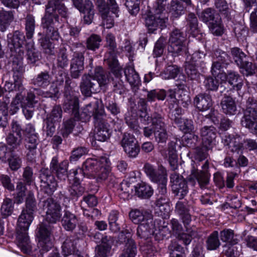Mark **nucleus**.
Returning <instances> with one entry per match:
<instances>
[{
  "mask_svg": "<svg viewBox=\"0 0 257 257\" xmlns=\"http://www.w3.org/2000/svg\"><path fill=\"white\" fill-rule=\"evenodd\" d=\"M63 0H51L46 6V11L42 19V26L46 29L47 35L52 39L59 37L58 28L62 23V18H67L69 15L68 9Z\"/></svg>",
  "mask_w": 257,
  "mask_h": 257,
  "instance_id": "nucleus-1",
  "label": "nucleus"
},
{
  "mask_svg": "<svg viewBox=\"0 0 257 257\" xmlns=\"http://www.w3.org/2000/svg\"><path fill=\"white\" fill-rule=\"evenodd\" d=\"M109 74L105 72L101 67H96L94 75L84 74L80 83V89L82 94L86 97H90L92 93L100 90L101 85H104L109 81Z\"/></svg>",
  "mask_w": 257,
  "mask_h": 257,
  "instance_id": "nucleus-2",
  "label": "nucleus"
},
{
  "mask_svg": "<svg viewBox=\"0 0 257 257\" xmlns=\"http://www.w3.org/2000/svg\"><path fill=\"white\" fill-rule=\"evenodd\" d=\"M166 5H156L154 14H145L143 18L149 33H153L158 29L166 27L168 18L165 13Z\"/></svg>",
  "mask_w": 257,
  "mask_h": 257,
  "instance_id": "nucleus-3",
  "label": "nucleus"
},
{
  "mask_svg": "<svg viewBox=\"0 0 257 257\" xmlns=\"http://www.w3.org/2000/svg\"><path fill=\"white\" fill-rule=\"evenodd\" d=\"M96 0L95 5L102 18L101 25L106 29H110L114 24V20L110 15V12L118 17V6L115 0Z\"/></svg>",
  "mask_w": 257,
  "mask_h": 257,
  "instance_id": "nucleus-4",
  "label": "nucleus"
},
{
  "mask_svg": "<svg viewBox=\"0 0 257 257\" xmlns=\"http://www.w3.org/2000/svg\"><path fill=\"white\" fill-rule=\"evenodd\" d=\"M241 124L251 133L257 135V100L252 97H249L246 101Z\"/></svg>",
  "mask_w": 257,
  "mask_h": 257,
  "instance_id": "nucleus-5",
  "label": "nucleus"
},
{
  "mask_svg": "<svg viewBox=\"0 0 257 257\" xmlns=\"http://www.w3.org/2000/svg\"><path fill=\"white\" fill-rule=\"evenodd\" d=\"M186 38L180 30L175 29L170 34L168 50L173 57H177L186 53Z\"/></svg>",
  "mask_w": 257,
  "mask_h": 257,
  "instance_id": "nucleus-6",
  "label": "nucleus"
},
{
  "mask_svg": "<svg viewBox=\"0 0 257 257\" xmlns=\"http://www.w3.org/2000/svg\"><path fill=\"white\" fill-rule=\"evenodd\" d=\"M49 223H41L36 231L38 239V246L41 254L48 251L53 246L50 238L52 226Z\"/></svg>",
  "mask_w": 257,
  "mask_h": 257,
  "instance_id": "nucleus-7",
  "label": "nucleus"
},
{
  "mask_svg": "<svg viewBox=\"0 0 257 257\" xmlns=\"http://www.w3.org/2000/svg\"><path fill=\"white\" fill-rule=\"evenodd\" d=\"M40 206L46 212V220L50 223H56L61 217V207L52 198L40 202Z\"/></svg>",
  "mask_w": 257,
  "mask_h": 257,
  "instance_id": "nucleus-8",
  "label": "nucleus"
},
{
  "mask_svg": "<svg viewBox=\"0 0 257 257\" xmlns=\"http://www.w3.org/2000/svg\"><path fill=\"white\" fill-rule=\"evenodd\" d=\"M39 173L41 190L48 195H52L58 187L55 177L48 168H42Z\"/></svg>",
  "mask_w": 257,
  "mask_h": 257,
  "instance_id": "nucleus-9",
  "label": "nucleus"
},
{
  "mask_svg": "<svg viewBox=\"0 0 257 257\" xmlns=\"http://www.w3.org/2000/svg\"><path fill=\"white\" fill-rule=\"evenodd\" d=\"M202 170L199 171L193 166L191 174L187 177L188 181L194 185L196 180L198 182L201 188L205 187L209 183L210 174L208 172L209 162L206 160L202 166Z\"/></svg>",
  "mask_w": 257,
  "mask_h": 257,
  "instance_id": "nucleus-10",
  "label": "nucleus"
},
{
  "mask_svg": "<svg viewBox=\"0 0 257 257\" xmlns=\"http://www.w3.org/2000/svg\"><path fill=\"white\" fill-rule=\"evenodd\" d=\"M67 190L68 192L60 191L58 194L59 199L63 200L64 202H69L70 200L77 201L85 191V188L81 183L74 182L68 187Z\"/></svg>",
  "mask_w": 257,
  "mask_h": 257,
  "instance_id": "nucleus-11",
  "label": "nucleus"
},
{
  "mask_svg": "<svg viewBox=\"0 0 257 257\" xmlns=\"http://www.w3.org/2000/svg\"><path fill=\"white\" fill-rule=\"evenodd\" d=\"M170 180L173 184L172 191L175 196H177L179 199H183L189 191L187 181L181 175L176 172L171 174Z\"/></svg>",
  "mask_w": 257,
  "mask_h": 257,
  "instance_id": "nucleus-12",
  "label": "nucleus"
},
{
  "mask_svg": "<svg viewBox=\"0 0 257 257\" xmlns=\"http://www.w3.org/2000/svg\"><path fill=\"white\" fill-rule=\"evenodd\" d=\"M94 123V137L95 140L101 142L107 141L110 138L112 131L105 117L100 119L98 118Z\"/></svg>",
  "mask_w": 257,
  "mask_h": 257,
  "instance_id": "nucleus-13",
  "label": "nucleus"
},
{
  "mask_svg": "<svg viewBox=\"0 0 257 257\" xmlns=\"http://www.w3.org/2000/svg\"><path fill=\"white\" fill-rule=\"evenodd\" d=\"M143 170L150 180L154 183H158L167 178V170L162 165H159L156 169L153 165L146 163L144 166Z\"/></svg>",
  "mask_w": 257,
  "mask_h": 257,
  "instance_id": "nucleus-14",
  "label": "nucleus"
},
{
  "mask_svg": "<svg viewBox=\"0 0 257 257\" xmlns=\"http://www.w3.org/2000/svg\"><path fill=\"white\" fill-rule=\"evenodd\" d=\"M202 138L203 148L206 151L211 150L215 145L216 138V130L211 126H204L200 131Z\"/></svg>",
  "mask_w": 257,
  "mask_h": 257,
  "instance_id": "nucleus-15",
  "label": "nucleus"
},
{
  "mask_svg": "<svg viewBox=\"0 0 257 257\" xmlns=\"http://www.w3.org/2000/svg\"><path fill=\"white\" fill-rule=\"evenodd\" d=\"M84 52L74 51L70 62V75L71 77L78 78L84 69Z\"/></svg>",
  "mask_w": 257,
  "mask_h": 257,
  "instance_id": "nucleus-16",
  "label": "nucleus"
},
{
  "mask_svg": "<svg viewBox=\"0 0 257 257\" xmlns=\"http://www.w3.org/2000/svg\"><path fill=\"white\" fill-rule=\"evenodd\" d=\"M68 163L67 161H63L59 163L57 157H54L50 164L51 173L55 174L58 179L65 180L68 177L67 170Z\"/></svg>",
  "mask_w": 257,
  "mask_h": 257,
  "instance_id": "nucleus-17",
  "label": "nucleus"
},
{
  "mask_svg": "<svg viewBox=\"0 0 257 257\" xmlns=\"http://www.w3.org/2000/svg\"><path fill=\"white\" fill-rule=\"evenodd\" d=\"M129 216L131 220L135 224L140 225L149 221H153V215L149 210L134 209L132 210Z\"/></svg>",
  "mask_w": 257,
  "mask_h": 257,
  "instance_id": "nucleus-18",
  "label": "nucleus"
},
{
  "mask_svg": "<svg viewBox=\"0 0 257 257\" xmlns=\"http://www.w3.org/2000/svg\"><path fill=\"white\" fill-rule=\"evenodd\" d=\"M102 163L96 159L88 158L83 164L82 167L86 172L87 178L96 177L97 173L99 171V168Z\"/></svg>",
  "mask_w": 257,
  "mask_h": 257,
  "instance_id": "nucleus-19",
  "label": "nucleus"
},
{
  "mask_svg": "<svg viewBox=\"0 0 257 257\" xmlns=\"http://www.w3.org/2000/svg\"><path fill=\"white\" fill-rule=\"evenodd\" d=\"M124 73L126 80L131 85L133 91L136 92L141 84L138 73L132 67H127L124 70Z\"/></svg>",
  "mask_w": 257,
  "mask_h": 257,
  "instance_id": "nucleus-20",
  "label": "nucleus"
},
{
  "mask_svg": "<svg viewBox=\"0 0 257 257\" xmlns=\"http://www.w3.org/2000/svg\"><path fill=\"white\" fill-rule=\"evenodd\" d=\"M99 104L98 100L95 99L94 101L87 104L84 108L88 115H90L91 117L93 116L94 121H96L98 118L100 119L105 117L104 110L99 107Z\"/></svg>",
  "mask_w": 257,
  "mask_h": 257,
  "instance_id": "nucleus-21",
  "label": "nucleus"
},
{
  "mask_svg": "<svg viewBox=\"0 0 257 257\" xmlns=\"http://www.w3.org/2000/svg\"><path fill=\"white\" fill-rule=\"evenodd\" d=\"M154 224L153 221H149L139 225L137 229L138 237L144 240L149 239L154 233Z\"/></svg>",
  "mask_w": 257,
  "mask_h": 257,
  "instance_id": "nucleus-22",
  "label": "nucleus"
},
{
  "mask_svg": "<svg viewBox=\"0 0 257 257\" xmlns=\"http://www.w3.org/2000/svg\"><path fill=\"white\" fill-rule=\"evenodd\" d=\"M79 239L74 237H68L62 245V250L63 255L65 256L71 254H77L78 251V243Z\"/></svg>",
  "mask_w": 257,
  "mask_h": 257,
  "instance_id": "nucleus-23",
  "label": "nucleus"
},
{
  "mask_svg": "<svg viewBox=\"0 0 257 257\" xmlns=\"http://www.w3.org/2000/svg\"><path fill=\"white\" fill-rule=\"evenodd\" d=\"M17 230L18 245L25 253H30L32 251V245L28 235V230Z\"/></svg>",
  "mask_w": 257,
  "mask_h": 257,
  "instance_id": "nucleus-24",
  "label": "nucleus"
},
{
  "mask_svg": "<svg viewBox=\"0 0 257 257\" xmlns=\"http://www.w3.org/2000/svg\"><path fill=\"white\" fill-rule=\"evenodd\" d=\"M194 103L200 111L209 109L212 105V101L210 95L206 93H200L194 99Z\"/></svg>",
  "mask_w": 257,
  "mask_h": 257,
  "instance_id": "nucleus-25",
  "label": "nucleus"
},
{
  "mask_svg": "<svg viewBox=\"0 0 257 257\" xmlns=\"http://www.w3.org/2000/svg\"><path fill=\"white\" fill-rule=\"evenodd\" d=\"M52 79V77L49 72L44 71L34 76L31 80V83L37 87L45 88L50 84Z\"/></svg>",
  "mask_w": 257,
  "mask_h": 257,
  "instance_id": "nucleus-26",
  "label": "nucleus"
},
{
  "mask_svg": "<svg viewBox=\"0 0 257 257\" xmlns=\"http://www.w3.org/2000/svg\"><path fill=\"white\" fill-rule=\"evenodd\" d=\"M4 157L7 159L11 170L16 171L21 167L22 158L15 150H10L8 153L5 154Z\"/></svg>",
  "mask_w": 257,
  "mask_h": 257,
  "instance_id": "nucleus-27",
  "label": "nucleus"
},
{
  "mask_svg": "<svg viewBox=\"0 0 257 257\" xmlns=\"http://www.w3.org/2000/svg\"><path fill=\"white\" fill-rule=\"evenodd\" d=\"M63 109L65 112L77 116L78 111L79 110V99L77 96L75 95L65 97Z\"/></svg>",
  "mask_w": 257,
  "mask_h": 257,
  "instance_id": "nucleus-28",
  "label": "nucleus"
},
{
  "mask_svg": "<svg viewBox=\"0 0 257 257\" xmlns=\"http://www.w3.org/2000/svg\"><path fill=\"white\" fill-rule=\"evenodd\" d=\"M33 219V214L23 210L19 217L16 229L20 231L28 230Z\"/></svg>",
  "mask_w": 257,
  "mask_h": 257,
  "instance_id": "nucleus-29",
  "label": "nucleus"
},
{
  "mask_svg": "<svg viewBox=\"0 0 257 257\" xmlns=\"http://www.w3.org/2000/svg\"><path fill=\"white\" fill-rule=\"evenodd\" d=\"M225 77L227 82L232 86L233 89L239 91L241 89L243 80L237 72L228 71Z\"/></svg>",
  "mask_w": 257,
  "mask_h": 257,
  "instance_id": "nucleus-30",
  "label": "nucleus"
},
{
  "mask_svg": "<svg viewBox=\"0 0 257 257\" xmlns=\"http://www.w3.org/2000/svg\"><path fill=\"white\" fill-rule=\"evenodd\" d=\"M62 225L67 231H72L77 223L76 216L69 211H65L61 220Z\"/></svg>",
  "mask_w": 257,
  "mask_h": 257,
  "instance_id": "nucleus-31",
  "label": "nucleus"
},
{
  "mask_svg": "<svg viewBox=\"0 0 257 257\" xmlns=\"http://www.w3.org/2000/svg\"><path fill=\"white\" fill-rule=\"evenodd\" d=\"M222 111L228 115H233L237 110L234 100L230 96L224 95L220 103Z\"/></svg>",
  "mask_w": 257,
  "mask_h": 257,
  "instance_id": "nucleus-32",
  "label": "nucleus"
},
{
  "mask_svg": "<svg viewBox=\"0 0 257 257\" xmlns=\"http://www.w3.org/2000/svg\"><path fill=\"white\" fill-rule=\"evenodd\" d=\"M26 48L27 50V60L29 63L34 64L40 60V53L35 48L34 41H31L26 43Z\"/></svg>",
  "mask_w": 257,
  "mask_h": 257,
  "instance_id": "nucleus-33",
  "label": "nucleus"
},
{
  "mask_svg": "<svg viewBox=\"0 0 257 257\" xmlns=\"http://www.w3.org/2000/svg\"><path fill=\"white\" fill-rule=\"evenodd\" d=\"M176 147V142L171 141L168 144V161L173 171H175L178 168V156Z\"/></svg>",
  "mask_w": 257,
  "mask_h": 257,
  "instance_id": "nucleus-34",
  "label": "nucleus"
},
{
  "mask_svg": "<svg viewBox=\"0 0 257 257\" xmlns=\"http://www.w3.org/2000/svg\"><path fill=\"white\" fill-rule=\"evenodd\" d=\"M44 29L45 31V36H43L42 33H39L38 35L39 36H42V37L39 39L38 41L45 53L49 54H52L54 47L52 43L50 42V39L53 41H58L60 36L59 34V37L57 39H52L50 36L47 35L46 29Z\"/></svg>",
  "mask_w": 257,
  "mask_h": 257,
  "instance_id": "nucleus-35",
  "label": "nucleus"
},
{
  "mask_svg": "<svg viewBox=\"0 0 257 257\" xmlns=\"http://www.w3.org/2000/svg\"><path fill=\"white\" fill-rule=\"evenodd\" d=\"M134 188L136 195L142 198H149L153 194V190L152 187L144 182L138 184L134 186Z\"/></svg>",
  "mask_w": 257,
  "mask_h": 257,
  "instance_id": "nucleus-36",
  "label": "nucleus"
},
{
  "mask_svg": "<svg viewBox=\"0 0 257 257\" xmlns=\"http://www.w3.org/2000/svg\"><path fill=\"white\" fill-rule=\"evenodd\" d=\"M198 17L201 21L205 23H209V24L220 18L219 15L216 13L215 10L211 8H208L202 11L198 14Z\"/></svg>",
  "mask_w": 257,
  "mask_h": 257,
  "instance_id": "nucleus-37",
  "label": "nucleus"
},
{
  "mask_svg": "<svg viewBox=\"0 0 257 257\" xmlns=\"http://www.w3.org/2000/svg\"><path fill=\"white\" fill-rule=\"evenodd\" d=\"M25 20V30L26 38L31 40L33 37L36 27L34 17L31 14L26 16Z\"/></svg>",
  "mask_w": 257,
  "mask_h": 257,
  "instance_id": "nucleus-38",
  "label": "nucleus"
},
{
  "mask_svg": "<svg viewBox=\"0 0 257 257\" xmlns=\"http://www.w3.org/2000/svg\"><path fill=\"white\" fill-rule=\"evenodd\" d=\"M187 248H184L177 242H172L168 246L170 257H186Z\"/></svg>",
  "mask_w": 257,
  "mask_h": 257,
  "instance_id": "nucleus-39",
  "label": "nucleus"
},
{
  "mask_svg": "<svg viewBox=\"0 0 257 257\" xmlns=\"http://www.w3.org/2000/svg\"><path fill=\"white\" fill-rule=\"evenodd\" d=\"M14 20L12 11H0V31L5 32Z\"/></svg>",
  "mask_w": 257,
  "mask_h": 257,
  "instance_id": "nucleus-40",
  "label": "nucleus"
},
{
  "mask_svg": "<svg viewBox=\"0 0 257 257\" xmlns=\"http://www.w3.org/2000/svg\"><path fill=\"white\" fill-rule=\"evenodd\" d=\"M106 62L114 75L118 76L121 74V68L119 66L115 54H106Z\"/></svg>",
  "mask_w": 257,
  "mask_h": 257,
  "instance_id": "nucleus-41",
  "label": "nucleus"
},
{
  "mask_svg": "<svg viewBox=\"0 0 257 257\" xmlns=\"http://www.w3.org/2000/svg\"><path fill=\"white\" fill-rule=\"evenodd\" d=\"M8 46L10 49L13 55L18 54L19 57H22L24 54L23 46L20 44H18L17 41L13 37L12 33H9L8 36Z\"/></svg>",
  "mask_w": 257,
  "mask_h": 257,
  "instance_id": "nucleus-42",
  "label": "nucleus"
},
{
  "mask_svg": "<svg viewBox=\"0 0 257 257\" xmlns=\"http://www.w3.org/2000/svg\"><path fill=\"white\" fill-rule=\"evenodd\" d=\"M103 104L106 109L114 116L117 115L120 112V109L116 103L114 98L110 95H105Z\"/></svg>",
  "mask_w": 257,
  "mask_h": 257,
  "instance_id": "nucleus-43",
  "label": "nucleus"
},
{
  "mask_svg": "<svg viewBox=\"0 0 257 257\" xmlns=\"http://www.w3.org/2000/svg\"><path fill=\"white\" fill-rule=\"evenodd\" d=\"M26 184L22 181L17 183L16 194L14 196V203L19 204L23 202L27 190Z\"/></svg>",
  "mask_w": 257,
  "mask_h": 257,
  "instance_id": "nucleus-44",
  "label": "nucleus"
},
{
  "mask_svg": "<svg viewBox=\"0 0 257 257\" xmlns=\"http://www.w3.org/2000/svg\"><path fill=\"white\" fill-rule=\"evenodd\" d=\"M69 59L67 49L65 47H61L57 55V67L64 69L68 66Z\"/></svg>",
  "mask_w": 257,
  "mask_h": 257,
  "instance_id": "nucleus-45",
  "label": "nucleus"
},
{
  "mask_svg": "<svg viewBox=\"0 0 257 257\" xmlns=\"http://www.w3.org/2000/svg\"><path fill=\"white\" fill-rule=\"evenodd\" d=\"M206 248L208 250H216L221 245L219 239V233L216 230L213 231L207 237L206 240Z\"/></svg>",
  "mask_w": 257,
  "mask_h": 257,
  "instance_id": "nucleus-46",
  "label": "nucleus"
},
{
  "mask_svg": "<svg viewBox=\"0 0 257 257\" xmlns=\"http://www.w3.org/2000/svg\"><path fill=\"white\" fill-rule=\"evenodd\" d=\"M42 91L41 89L33 88L28 92L26 99L22 104L34 106L38 102V97L36 95H41Z\"/></svg>",
  "mask_w": 257,
  "mask_h": 257,
  "instance_id": "nucleus-47",
  "label": "nucleus"
},
{
  "mask_svg": "<svg viewBox=\"0 0 257 257\" xmlns=\"http://www.w3.org/2000/svg\"><path fill=\"white\" fill-rule=\"evenodd\" d=\"M137 253V247L135 241L128 240L119 257H135Z\"/></svg>",
  "mask_w": 257,
  "mask_h": 257,
  "instance_id": "nucleus-48",
  "label": "nucleus"
},
{
  "mask_svg": "<svg viewBox=\"0 0 257 257\" xmlns=\"http://www.w3.org/2000/svg\"><path fill=\"white\" fill-rule=\"evenodd\" d=\"M137 253V247L135 241L128 240L119 257H135Z\"/></svg>",
  "mask_w": 257,
  "mask_h": 257,
  "instance_id": "nucleus-49",
  "label": "nucleus"
},
{
  "mask_svg": "<svg viewBox=\"0 0 257 257\" xmlns=\"http://www.w3.org/2000/svg\"><path fill=\"white\" fill-rule=\"evenodd\" d=\"M137 253V247L135 241L128 240L119 257H135Z\"/></svg>",
  "mask_w": 257,
  "mask_h": 257,
  "instance_id": "nucleus-50",
  "label": "nucleus"
},
{
  "mask_svg": "<svg viewBox=\"0 0 257 257\" xmlns=\"http://www.w3.org/2000/svg\"><path fill=\"white\" fill-rule=\"evenodd\" d=\"M230 54L234 63L238 66L249 57L238 47H233L230 49Z\"/></svg>",
  "mask_w": 257,
  "mask_h": 257,
  "instance_id": "nucleus-51",
  "label": "nucleus"
},
{
  "mask_svg": "<svg viewBox=\"0 0 257 257\" xmlns=\"http://www.w3.org/2000/svg\"><path fill=\"white\" fill-rule=\"evenodd\" d=\"M185 72L188 78L191 80L197 81L201 75L196 63L190 62H187L185 65Z\"/></svg>",
  "mask_w": 257,
  "mask_h": 257,
  "instance_id": "nucleus-52",
  "label": "nucleus"
},
{
  "mask_svg": "<svg viewBox=\"0 0 257 257\" xmlns=\"http://www.w3.org/2000/svg\"><path fill=\"white\" fill-rule=\"evenodd\" d=\"M214 4L215 8L222 16L227 19L230 18V9L226 0H214Z\"/></svg>",
  "mask_w": 257,
  "mask_h": 257,
  "instance_id": "nucleus-53",
  "label": "nucleus"
},
{
  "mask_svg": "<svg viewBox=\"0 0 257 257\" xmlns=\"http://www.w3.org/2000/svg\"><path fill=\"white\" fill-rule=\"evenodd\" d=\"M15 58L12 62V71L13 78H21L25 71L23 66L22 58Z\"/></svg>",
  "mask_w": 257,
  "mask_h": 257,
  "instance_id": "nucleus-54",
  "label": "nucleus"
},
{
  "mask_svg": "<svg viewBox=\"0 0 257 257\" xmlns=\"http://www.w3.org/2000/svg\"><path fill=\"white\" fill-rule=\"evenodd\" d=\"M39 143L38 135H33L31 137H26L25 146L29 151L28 154L31 153L34 155L36 153L37 146Z\"/></svg>",
  "mask_w": 257,
  "mask_h": 257,
  "instance_id": "nucleus-55",
  "label": "nucleus"
},
{
  "mask_svg": "<svg viewBox=\"0 0 257 257\" xmlns=\"http://www.w3.org/2000/svg\"><path fill=\"white\" fill-rule=\"evenodd\" d=\"M102 39L100 36L92 34L86 40L85 48L93 51L99 49Z\"/></svg>",
  "mask_w": 257,
  "mask_h": 257,
  "instance_id": "nucleus-56",
  "label": "nucleus"
},
{
  "mask_svg": "<svg viewBox=\"0 0 257 257\" xmlns=\"http://www.w3.org/2000/svg\"><path fill=\"white\" fill-rule=\"evenodd\" d=\"M238 67L240 68L241 73L244 76H251L255 73L256 66L254 64L249 61V59H246Z\"/></svg>",
  "mask_w": 257,
  "mask_h": 257,
  "instance_id": "nucleus-57",
  "label": "nucleus"
},
{
  "mask_svg": "<svg viewBox=\"0 0 257 257\" xmlns=\"http://www.w3.org/2000/svg\"><path fill=\"white\" fill-rule=\"evenodd\" d=\"M216 76H206L203 81V85L206 90L209 91H216L220 85L219 80Z\"/></svg>",
  "mask_w": 257,
  "mask_h": 257,
  "instance_id": "nucleus-58",
  "label": "nucleus"
},
{
  "mask_svg": "<svg viewBox=\"0 0 257 257\" xmlns=\"http://www.w3.org/2000/svg\"><path fill=\"white\" fill-rule=\"evenodd\" d=\"M180 72V68L177 65L168 66L160 76L164 79H174Z\"/></svg>",
  "mask_w": 257,
  "mask_h": 257,
  "instance_id": "nucleus-59",
  "label": "nucleus"
},
{
  "mask_svg": "<svg viewBox=\"0 0 257 257\" xmlns=\"http://www.w3.org/2000/svg\"><path fill=\"white\" fill-rule=\"evenodd\" d=\"M220 239L223 242H226L231 245L238 243V239L235 238L234 231L230 229H224L220 232Z\"/></svg>",
  "mask_w": 257,
  "mask_h": 257,
  "instance_id": "nucleus-60",
  "label": "nucleus"
},
{
  "mask_svg": "<svg viewBox=\"0 0 257 257\" xmlns=\"http://www.w3.org/2000/svg\"><path fill=\"white\" fill-rule=\"evenodd\" d=\"M187 26L190 33L195 35L198 33V19L194 13H189L186 18Z\"/></svg>",
  "mask_w": 257,
  "mask_h": 257,
  "instance_id": "nucleus-61",
  "label": "nucleus"
},
{
  "mask_svg": "<svg viewBox=\"0 0 257 257\" xmlns=\"http://www.w3.org/2000/svg\"><path fill=\"white\" fill-rule=\"evenodd\" d=\"M208 27L210 32L215 36H220L224 33V27L220 17L209 24Z\"/></svg>",
  "mask_w": 257,
  "mask_h": 257,
  "instance_id": "nucleus-62",
  "label": "nucleus"
},
{
  "mask_svg": "<svg viewBox=\"0 0 257 257\" xmlns=\"http://www.w3.org/2000/svg\"><path fill=\"white\" fill-rule=\"evenodd\" d=\"M168 8L175 18H178L183 13L184 7L178 0H172L169 4Z\"/></svg>",
  "mask_w": 257,
  "mask_h": 257,
  "instance_id": "nucleus-63",
  "label": "nucleus"
},
{
  "mask_svg": "<svg viewBox=\"0 0 257 257\" xmlns=\"http://www.w3.org/2000/svg\"><path fill=\"white\" fill-rule=\"evenodd\" d=\"M76 125V121L73 118H69L63 122V126L61 130V135L64 138H67L72 132Z\"/></svg>",
  "mask_w": 257,
  "mask_h": 257,
  "instance_id": "nucleus-64",
  "label": "nucleus"
}]
</instances>
